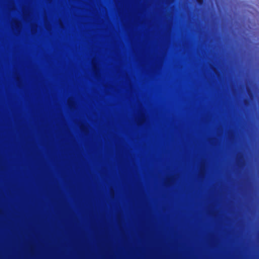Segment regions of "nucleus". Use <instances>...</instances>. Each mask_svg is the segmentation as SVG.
Returning a JSON list of instances; mask_svg holds the SVG:
<instances>
[{"mask_svg": "<svg viewBox=\"0 0 259 259\" xmlns=\"http://www.w3.org/2000/svg\"><path fill=\"white\" fill-rule=\"evenodd\" d=\"M166 3L169 8V16L170 18H172L175 13L177 12L176 6V0H163V22L164 21V4ZM164 31V23L163 22V32Z\"/></svg>", "mask_w": 259, "mask_h": 259, "instance_id": "obj_2", "label": "nucleus"}, {"mask_svg": "<svg viewBox=\"0 0 259 259\" xmlns=\"http://www.w3.org/2000/svg\"><path fill=\"white\" fill-rule=\"evenodd\" d=\"M197 5L199 6H203L205 3V0H195Z\"/></svg>", "mask_w": 259, "mask_h": 259, "instance_id": "obj_3", "label": "nucleus"}, {"mask_svg": "<svg viewBox=\"0 0 259 259\" xmlns=\"http://www.w3.org/2000/svg\"><path fill=\"white\" fill-rule=\"evenodd\" d=\"M157 259H162V195H157Z\"/></svg>", "mask_w": 259, "mask_h": 259, "instance_id": "obj_1", "label": "nucleus"}]
</instances>
